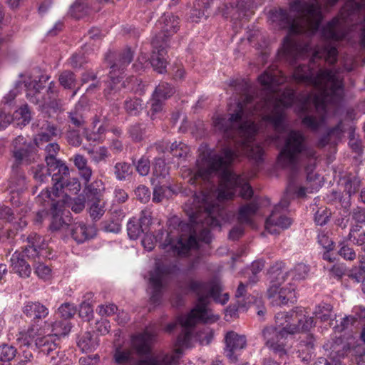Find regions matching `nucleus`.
I'll use <instances>...</instances> for the list:
<instances>
[{
  "label": "nucleus",
  "instance_id": "6",
  "mask_svg": "<svg viewBox=\"0 0 365 365\" xmlns=\"http://www.w3.org/2000/svg\"><path fill=\"white\" fill-rule=\"evenodd\" d=\"M160 25V31L155 35L152 41V54L150 63L154 71L158 73L166 72L167 47L168 46L169 37L176 33L178 29L179 19L172 14H164L158 21Z\"/></svg>",
  "mask_w": 365,
  "mask_h": 365
},
{
  "label": "nucleus",
  "instance_id": "17",
  "mask_svg": "<svg viewBox=\"0 0 365 365\" xmlns=\"http://www.w3.org/2000/svg\"><path fill=\"white\" fill-rule=\"evenodd\" d=\"M13 157L14 160H27L34 158L37 151L36 143L31 140H27L25 137L18 135L12 143Z\"/></svg>",
  "mask_w": 365,
  "mask_h": 365
},
{
  "label": "nucleus",
  "instance_id": "38",
  "mask_svg": "<svg viewBox=\"0 0 365 365\" xmlns=\"http://www.w3.org/2000/svg\"><path fill=\"white\" fill-rule=\"evenodd\" d=\"M232 7L236 9L240 18L249 17L255 7V0H235L230 3Z\"/></svg>",
  "mask_w": 365,
  "mask_h": 365
},
{
  "label": "nucleus",
  "instance_id": "51",
  "mask_svg": "<svg viewBox=\"0 0 365 365\" xmlns=\"http://www.w3.org/2000/svg\"><path fill=\"white\" fill-rule=\"evenodd\" d=\"M259 83L265 86L267 89H272L274 85L280 84L282 81L278 79L275 73L269 71H264L258 78Z\"/></svg>",
  "mask_w": 365,
  "mask_h": 365
},
{
  "label": "nucleus",
  "instance_id": "55",
  "mask_svg": "<svg viewBox=\"0 0 365 365\" xmlns=\"http://www.w3.org/2000/svg\"><path fill=\"white\" fill-rule=\"evenodd\" d=\"M81 190V183L77 179H73L72 181L68 182L67 180H64V187L59 190L58 195H52L51 197L67 196L70 194H77Z\"/></svg>",
  "mask_w": 365,
  "mask_h": 365
},
{
  "label": "nucleus",
  "instance_id": "64",
  "mask_svg": "<svg viewBox=\"0 0 365 365\" xmlns=\"http://www.w3.org/2000/svg\"><path fill=\"white\" fill-rule=\"evenodd\" d=\"M359 267H354L351 269L349 277L356 282H361L365 280V259L361 261Z\"/></svg>",
  "mask_w": 365,
  "mask_h": 365
},
{
  "label": "nucleus",
  "instance_id": "56",
  "mask_svg": "<svg viewBox=\"0 0 365 365\" xmlns=\"http://www.w3.org/2000/svg\"><path fill=\"white\" fill-rule=\"evenodd\" d=\"M273 294L274 297H271L268 294L269 297L273 298L274 301L278 305L286 304L289 301H292V296L294 295L292 291L284 288L280 289L279 291L277 289V292H273Z\"/></svg>",
  "mask_w": 365,
  "mask_h": 365
},
{
  "label": "nucleus",
  "instance_id": "31",
  "mask_svg": "<svg viewBox=\"0 0 365 365\" xmlns=\"http://www.w3.org/2000/svg\"><path fill=\"white\" fill-rule=\"evenodd\" d=\"M99 123V119L96 115L93 120L92 125L93 130L85 129L83 134L86 139L91 143H101L105 139L106 128L103 124L97 125Z\"/></svg>",
  "mask_w": 365,
  "mask_h": 365
},
{
  "label": "nucleus",
  "instance_id": "62",
  "mask_svg": "<svg viewBox=\"0 0 365 365\" xmlns=\"http://www.w3.org/2000/svg\"><path fill=\"white\" fill-rule=\"evenodd\" d=\"M16 352L17 350L14 346L2 344L0 346V360L9 361L15 357Z\"/></svg>",
  "mask_w": 365,
  "mask_h": 365
},
{
  "label": "nucleus",
  "instance_id": "13",
  "mask_svg": "<svg viewBox=\"0 0 365 365\" xmlns=\"http://www.w3.org/2000/svg\"><path fill=\"white\" fill-rule=\"evenodd\" d=\"M306 138L299 130H292L284 139L280 155L287 160H296L295 158L306 150Z\"/></svg>",
  "mask_w": 365,
  "mask_h": 365
},
{
  "label": "nucleus",
  "instance_id": "25",
  "mask_svg": "<svg viewBox=\"0 0 365 365\" xmlns=\"http://www.w3.org/2000/svg\"><path fill=\"white\" fill-rule=\"evenodd\" d=\"M182 354L181 349H176L173 354H158L140 360L138 365H178Z\"/></svg>",
  "mask_w": 365,
  "mask_h": 365
},
{
  "label": "nucleus",
  "instance_id": "16",
  "mask_svg": "<svg viewBox=\"0 0 365 365\" xmlns=\"http://www.w3.org/2000/svg\"><path fill=\"white\" fill-rule=\"evenodd\" d=\"M331 356L328 359L320 357L314 363V365H341L340 358H344L350 351V345L344 342L341 339H336L331 345Z\"/></svg>",
  "mask_w": 365,
  "mask_h": 365
},
{
  "label": "nucleus",
  "instance_id": "61",
  "mask_svg": "<svg viewBox=\"0 0 365 365\" xmlns=\"http://www.w3.org/2000/svg\"><path fill=\"white\" fill-rule=\"evenodd\" d=\"M76 313V309L73 304L66 302L58 309V314L60 318L67 320L72 318Z\"/></svg>",
  "mask_w": 365,
  "mask_h": 365
},
{
  "label": "nucleus",
  "instance_id": "8",
  "mask_svg": "<svg viewBox=\"0 0 365 365\" xmlns=\"http://www.w3.org/2000/svg\"><path fill=\"white\" fill-rule=\"evenodd\" d=\"M105 59L110 68V80L106 83V88L104 89L105 96L109 98L111 95L119 91L121 87L126 86L125 82L120 84L123 78L120 75L133 61V52L129 47L118 53L109 51L106 53Z\"/></svg>",
  "mask_w": 365,
  "mask_h": 365
},
{
  "label": "nucleus",
  "instance_id": "36",
  "mask_svg": "<svg viewBox=\"0 0 365 365\" xmlns=\"http://www.w3.org/2000/svg\"><path fill=\"white\" fill-rule=\"evenodd\" d=\"M286 208L287 207H284L282 205H279V202L274 206L271 215L269 216L268 222L275 224L278 227L282 229H286L289 227L292 224L291 219L279 213L281 210Z\"/></svg>",
  "mask_w": 365,
  "mask_h": 365
},
{
  "label": "nucleus",
  "instance_id": "40",
  "mask_svg": "<svg viewBox=\"0 0 365 365\" xmlns=\"http://www.w3.org/2000/svg\"><path fill=\"white\" fill-rule=\"evenodd\" d=\"M346 240L355 245L365 247V231L361 225H354L350 228Z\"/></svg>",
  "mask_w": 365,
  "mask_h": 365
},
{
  "label": "nucleus",
  "instance_id": "20",
  "mask_svg": "<svg viewBox=\"0 0 365 365\" xmlns=\"http://www.w3.org/2000/svg\"><path fill=\"white\" fill-rule=\"evenodd\" d=\"M168 144L165 143L163 142L155 143L154 145L150 147L151 151H156L158 153H165V151L168 153L167 155L168 158H170V155H172V158H186L189 156L190 154V148L185 143L182 142H174L170 146V149L168 150Z\"/></svg>",
  "mask_w": 365,
  "mask_h": 365
},
{
  "label": "nucleus",
  "instance_id": "33",
  "mask_svg": "<svg viewBox=\"0 0 365 365\" xmlns=\"http://www.w3.org/2000/svg\"><path fill=\"white\" fill-rule=\"evenodd\" d=\"M77 345L83 352L94 351L99 345L97 336H94L90 331H85L78 335Z\"/></svg>",
  "mask_w": 365,
  "mask_h": 365
},
{
  "label": "nucleus",
  "instance_id": "59",
  "mask_svg": "<svg viewBox=\"0 0 365 365\" xmlns=\"http://www.w3.org/2000/svg\"><path fill=\"white\" fill-rule=\"evenodd\" d=\"M127 232L128 237L131 240H136L141 234L146 233L135 218L128 221L127 224Z\"/></svg>",
  "mask_w": 365,
  "mask_h": 365
},
{
  "label": "nucleus",
  "instance_id": "18",
  "mask_svg": "<svg viewBox=\"0 0 365 365\" xmlns=\"http://www.w3.org/2000/svg\"><path fill=\"white\" fill-rule=\"evenodd\" d=\"M225 340L226 344L225 354L226 356L231 362H237L239 352L246 346L245 336L238 335L234 331H230L227 333Z\"/></svg>",
  "mask_w": 365,
  "mask_h": 365
},
{
  "label": "nucleus",
  "instance_id": "2",
  "mask_svg": "<svg viewBox=\"0 0 365 365\" xmlns=\"http://www.w3.org/2000/svg\"><path fill=\"white\" fill-rule=\"evenodd\" d=\"M268 19L274 29H287L282 47L278 51L279 58L294 65L297 59L307 57L312 53L309 63L297 66L292 77L297 82L312 86L319 91L313 99L316 109L326 112L329 104H338L343 98L344 83L336 71L320 68L316 74L314 73V67L317 61L324 60L329 64H334L337 61L336 47L326 43L312 51L311 44L307 40V31L290 16L286 9L279 7L269 10Z\"/></svg>",
  "mask_w": 365,
  "mask_h": 365
},
{
  "label": "nucleus",
  "instance_id": "11",
  "mask_svg": "<svg viewBox=\"0 0 365 365\" xmlns=\"http://www.w3.org/2000/svg\"><path fill=\"white\" fill-rule=\"evenodd\" d=\"M180 269L176 264L169 265L158 263L155 270L150 274V284L153 291L150 302L154 304H160L162 299L163 277L164 275L176 274Z\"/></svg>",
  "mask_w": 365,
  "mask_h": 365
},
{
  "label": "nucleus",
  "instance_id": "53",
  "mask_svg": "<svg viewBox=\"0 0 365 365\" xmlns=\"http://www.w3.org/2000/svg\"><path fill=\"white\" fill-rule=\"evenodd\" d=\"M133 170V165L125 161H122L116 163L114 173L118 180H123L132 174Z\"/></svg>",
  "mask_w": 365,
  "mask_h": 365
},
{
  "label": "nucleus",
  "instance_id": "49",
  "mask_svg": "<svg viewBox=\"0 0 365 365\" xmlns=\"http://www.w3.org/2000/svg\"><path fill=\"white\" fill-rule=\"evenodd\" d=\"M332 306L327 303H321L315 309L314 314L316 318L322 322H327L332 319Z\"/></svg>",
  "mask_w": 365,
  "mask_h": 365
},
{
  "label": "nucleus",
  "instance_id": "34",
  "mask_svg": "<svg viewBox=\"0 0 365 365\" xmlns=\"http://www.w3.org/2000/svg\"><path fill=\"white\" fill-rule=\"evenodd\" d=\"M314 350V339L311 335H307L305 340H302L299 344V357L304 362L311 361Z\"/></svg>",
  "mask_w": 365,
  "mask_h": 365
},
{
  "label": "nucleus",
  "instance_id": "47",
  "mask_svg": "<svg viewBox=\"0 0 365 365\" xmlns=\"http://www.w3.org/2000/svg\"><path fill=\"white\" fill-rule=\"evenodd\" d=\"M325 120L324 115L317 118L312 115H306L302 118V124L310 130L317 132L325 123Z\"/></svg>",
  "mask_w": 365,
  "mask_h": 365
},
{
  "label": "nucleus",
  "instance_id": "50",
  "mask_svg": "<svg viewBox=\"0 0 365 365\" xmlns=\"http://www.w3.org/2000/svg\"><path fill=\"white\" fill-rule=\"evenodd\" d=\"M337 254L346 261H354L356 258L355 250L345 240L339 242Z\"/></svg>",
  "mask_w": 365,
  "mask_h": 365
},
{
  "label": "nucleus",
  "instance_id": "22",
  "mask_svg": "<svg viewBox=\"0 0 365 365\" xmlns=\"http://www.w3.org/2000/svg\"><path fill=\"white\" fill-rule=\"evenodd\" d=\"M288 275H289V271L285 269V263L283 262H277L272 266L269 270L272 285L268 289V294L274 297L273 292H277L279 285L286 280Z\"/></svg>",
  "mask_w": 365,
  "mask_h": 365
},
{
  "label": "nucleus",
  "instance_id": "37",
  "mask_svg": "<svg viewBox=\"0 0 365 365\" xmlns=\"http://www.w3.org/2000/svg\"><path fill=\"white\" fill-rule=\"evenodd\" d=\"M210 3L211 0H196L190 14L192 21L197 22L202 18H206V13L210 6Z\"/></svg>",
  "mask_w": 365,
  "mask_h": 365
},
{
  "label": "nucleus",
  "instance_id": "23",
  "mask_svg": "<svg viewBox=\"0 0 365 365\" xmlns=\"http://www.w3.org/2000/svg\"><path fill=\"white\" fill-rule=\"evenodd\" d=\"M198 160H235L240 157L238 152L230 148L222 149V155H218L207 144H201L198 148Z\"/></svg>",
  "mask_w": 365,
  "mask_h": 365
},
{
  "label": "nucleus",
  "instance_id": "1",
  "mask_svg": "<svg viewBox=\"0 0 365 365\" xmlns=\"http://www.w3.org/2000/svg\"><path fill=\"white\" fill-rule=\"evenodd\" d=\"M232 161H197V170H189L191 185H200L201 190L197 192L185 203L184 210L190 218L192 225L180 222L179 228L187 231L190 235H180L175 242L170 234H168L165 242L160 245L163 249L169 247L174 255L185 256L192 248H197L198 244L195 232H192L193 225H202L207 227H220V221L217 218L219 207L214 201V195L211 193L214 185L210 182L213 176L220 178V185L217 197L220 200L232 199L237 190L239 195L244 200L252 197L254 191L249 180L256 175L264 161H255L254 170L242 174H236L232 168Z\"/></svg>",
  "mask_w": 365,
  "mask_h": 365
},
{
  "label": "nucleus",
  "instance_id": "27",
  "mask_svg": "<svg viewBox=\"0 0 365 365\" xmlns=\"http://www.w3.org/2000/svg\"><path fill=\"white\" fill-rule=\"evenodd\" d=\"M21 161H15L11 167V175L9 180L11 192H21L26 188V179L21 169Z\"/></svg>",
  "mask_w": 365,
  "mask_h": 365
},
{
  "label": "nucleus",
  "instance_id": "57",
  "mask_svg": "<svg viewBox=\"0 0 365 365\" xmlns=\"http://www.w3.org/2000/svg\"><path fill=\"white\" fill-rule=\"evenodd\" d=\"M74 163L78 168L80 178L84 181V184L87 185L92 176V168L88 165L87 161H74Z\"/></svg>",
  "mask_w": 365,
  "mask_h": 365
},
{
  "label": "nucleus",
  "instance_id": "4",
  "mask_svg": "<svg viewBox=\"0 0 365 365\" xmlns=\"http://www.w3.org/2000/svg\"><path fill=\"white\" fill-rule=\"evenodd\" d=\"M253 96L247 94L243 101L236 103L234 112L229 114L228 118L224 115H218L213 119V125L219 131L224 133L227 138H232L234 134L240 137V143L242 152L252 151V142L258 131V125L252 120H243L246 109L253 106Z\"/></svg>",
  "mask_w": 365,
  "mask_h": 365
},
{
  "label": "nucleus",
  "instance_id": "9",
  "mask_svg": "<svg viewBox=\"0 0 365 365\" xmlns=\"http://www.w3.org/2000/svg\"><path fill=\"white\" fill-rule=\"evenodd\" d=\"M36 200L37 202L43 206L46 205V202L50 204L51 219L49 229L51 231H59L69 228L71 224L70 212L62 210L63 203L51 197V192L48 188L43 189L38 195Z\"/></svg>",
  "mask_w": 365,
  "mask_h": 365
},
{
  "label": "nucleus",
  "instance_id": "12",
  "mask_svg": "<svg viewBox=\"0 0 365 365\" xmlns=\"http://www.w3.org/2000/svg\"><path fill=\"white\" fill-rule=\"evenodd\" d=\"M291 11L302 14L314 21V29L318 30L322 20L321 6L317 0H292L289 4Z\"/></svg>",
  "mask_w": 365,
  "mask_h": 365
},
{
  "label": "nucleus",
  "instance_id": "14",
  "mask_svg": "<svg viewBox=\"0 0 365 365\" xmlns=\"http://www.w3.org/2000/svg\"><path fill=\"white\" fill-rule=\"evenodd\" d=\"M320 34L326 41H339L346 36V29L338 17H334L320 29Z\"/></svg>",
  "mask_w": 365,
  "mask_h": 365
},
{
  "label": "nucleus",
  "instance_id": "3",
  "mask_svg": "<svg viewBox=\"0 0 365 365\" xmlns=\"http://www.w3.org/2000/svg\"><path fill=\"white\" fill-rule=\"evenodd\" d=\"M277 327H264L261 331L266 346L272 354L282 359L287 357L292 345L289 338L300 331H307L314 326V319L299 309L289 313L279 312L275 315Z\"/></svg>",
  "mask_w": 365,
  "mask_h": 365
},
{
  "label": "nucleus",
  "instance_id": "58",
  "mask_svg": "<svg viewBox=\"0 0 365 365\" xmlns=\"http://www.w3.org/2000/svg\"><path fill=\"white\" fill-rule=\"evenodd\" d=\"M60 84L66 89H72L76 86V76L71 71H63L58 78Z\"/></svg>",
  "mask_w": 365,
  "mask_h": 365
},
{
  "label": "nucleus",
  "instance_id": "29",
  "mask_svg": "<svg viewBox=\"0 0 365 365\" xmlns=\"http://www.w3.org/2000/svg\"><path fill=\"white\" fill-rule=\"evenodd\" d=\"M26 255L24 251L19 252L16 251L10 258L11 267L13 271L22 278H27L31 273L30 264L25 259Z\"/></svg>",
  "mask_w": 365,
  "mask_h": 365
},
{
  "label": "nucleus",
  "instance_id": "30",
  "mask_svg": "<svg viewBox=\"0 0 365 365\" xmlns=\"http://www.w3.org/2000/svg\"><path fill=\"white\" fill-rule=\"evenodd\" d=\"M23 312L26 317L38 320L48 314V309L38 302H29L24 306Z\"/></svg>",
  "mask_w": 365,
  "mask_h": 365
},
{
  "label": "nucleus",
  "instance_id": "52",
  "mask_svg": "<svg viewBox=\"0 0 365 365\" xmlns=\"http://www.w3.org/2000/svg\"><path fill=\"white\" fill-rule=\"evenodd\" d=\"M113 359L115 362L118 365H131L132 364V353L130 350L117 348L115 351Z\"/></svg>",
  "mask_w": 365,
  "mask_h": 365
},
{
  "label": "nucleus",
  "instance_id": "42",
  "mask_svg": "<svg viewBox=\"0 0 365 365\" xmlns=\"http://www.w3.org/2000/svg\"><path fill=\"white\" fill-rule=\"evenodd\" d=\"M31 119V112L27 105L21 106L13 115L14 123L20 128L29 124Z\"/></svg>",
  "mask_w": 365,
  "mask_h": 365
},
{
  "label": "nucleus",
  "instance_id": "46",
  "mask_svg": "<svg viewBox=\"0 0 365 365\" xmlns=\"http://www.w3.org/2000/svg\"><path fill=\"white\" fill-rule=\"evenodd\" d=\"M32 173L34 178L36 181L40 182L41 183L43 182L51 175L50 161H46V163H40L36 167H33Z\"/></svg>",
  "mask_w": 365,
  "mask_h": 365
},
{
  "label": "nucleus",
  "instance_id": "45",
  "mask_svg": "<svg viewBox=\"0 0 365 365\" xmlns=\"http://www.w3.org/2000/svg\"><path fill=\"white\" fill-rule=\"evenodd\" d=\"M344 190L350 197L351 195L355 194L361 186V180L355 174L349 173L344 177Z\"/></svg>",
  "mask_w": 365,
  "mask_h": 365
},
{
  "label": "nucleus",
  "instance_id": "35",
  "mask_svg": "<svg viewBox=\"0 0 365 365\" xmlns=\"http://www.w3.org/2000/svg\"><path fill=\"white\" fill-rule=\"evenodd\" d=\"M48 79V76L42 75L38 81L34 82L32 89H29L26 93V98L31 103L38 104L41 102V91L45 88L43 83H45Z\"/></svg>",
  "mask_w": 365,
  "mask_h": 365
},
{
  "label": "nucleus",
  "instance_id": "28",
  "mask_svg": "<svg viewBox=\"0 0 365 365\" xmlns=\"http://www.w3.org/2000/svg\"><path fill=\"white\" fill-rule=\"evenodd\" d=\"M53 335L48 334L38 337L35 341V346L44 354L50 355L51 360L55 359L58 354V344Z\"/></svg>",
  "mask_w": 365,
  "mask_h": 365
},
{
  "label": "nucleus",
  "instance_id": "7",
  "mask_svg": "<svg viewBox=\"0 0 365 365\" xmlns=\"http://www.w3.org/2000/svg\"><path fill=\"white\" fill-rule=\"evenodd\" d=\"M301 161H275L273 173L277 176L284 174L287 177V185L279 205L288 207L291 198L294 195L299 198L306 196L307 189L299 187L297 185L298 175L301 171Z\"/></svg>",
  "mask_w": 365,
  "mask_h": 365
},
{
  "label": "nucleus",
  "instance_id": "63",
  "mask_svg": "<svg viewBox=\"0 0 365 365\" xmlns=\"http://www.w3.org/2000/svg\"><path fill=\"white\" fill-rule=\"evenodd\" d=\"M134 346L137 351L140 354H146L150 352V348L148 339L144 335H140L134 340Z\"/></svg>",
  "mask_w": 365,
  "mask_h": 365
},
{
  "label": "nucleus",
  "instance_id": "19",
  "mask_svg": "<svg viewBox=\"0 0 365 365\" xmlns=\"http://www.w3.org/2000/svg\"><path fill=\"white\" fill-rule=\"evenodd\" d=\"M344 125L342 120L327 131L319 138L317 145L319 148H324L329 145L331 148L335 149L337 144L341 140L344 133Z\"/></svg>",
  "mask_w": 365,
  "mask_h": 365
},
{
  "label": "nucleus",
  "instance_id": "44",
  "mask_svg": "<svg viewBox=\"0 0 365 365\" xmlns=\"http://www.w3.org/2000/svg\"><path fill=\"white\" fill-rule=\"evenodd\" d=\"M148 125L143 123H135L130 125L128 134L131 139L135 142L143 140L146 136Z\"/></svg>",
  "mask_w": 365,
  "mask_h": 365
},
{
  "label": "nucleus",
  "instance_id": "54",
  "mask_svg": "<svg viewBox=\"0 0 365 365\" xmlns=\"http://www.w3.org/2000/svg\"><path fill=\"white\" fill-rule=\"evenodd\" d=\"M174 93L175 88L171 84L167 82H161L156 86L153 94L163 100H165L171 97Z\"/></svg>",
  "mask_w": 365,
  "mask_h": 365
},
{
  "label": "nucleus",
  "instance_id": "39",
  "mask_svg": "<svg viewBox=\"0 0 365 365\" xmlns=\"http://www.w3.org/2000/svg\"><path fill=\"white\" fill-rule=\"evenodd\" d=\"M125 112L132 116H138L143 110V101L138 97H128L123 103Z\"/></svg>",
  "mask_w": 365,
  "mask_h": 365
},
{
  "label": "nucleus",
  "instance_id": "48",
  "mask_svg": "<svg viewBox=\"0 0 365 365\" xmlns=\"http://www.w3.org/2000/svg\"><path fill=\"white\" fill-rule=\"evenodd\" d=\"M71 329V323L64 319H61L59 321H56L52 324V334L51 335H53L56 336L57 340L59 339V336L67 335Z\"/></svg>",
  "mask_w": 365,
  "mask_h": 365
},
{
  "label": "nucleus",
  "instance_id": "41",
  "mask_svg": "<svg viewBox=\"0 0 365 365\" xmlns=\"http://www.w3.org/2000/svg\"><path fill=\"white\" fill-rule=\"evenodd\" d=\"M85 185L86 187L83 192L88 201L101 199L102 196L101 191L103 189L101 180H96L91 184L88 183Z\"/></svg>",
  "mask_w": 365,
  "mask_h": 365
},
{
  "label": "nucleus",
  "instance_id": "10",
  "mask_svg": "<svg viewBox=\"0 0 365 365\" xmlns=\"http://www.w3.org/2000/svg\"><path fill=\"white\" fill-rule=\"evenodd\" d=\"M295 97L294 91H284L275 101L271 113L262 115V121L270 123L274 130L278 133L284 132L287 127L284 109L290 108L293 105Z\"/></svg>",
  "mask_w": 365,
  "mask_h": 365
},
{
  "label": "nucleus",
  "instance_id": "24",
  "mask_svg": "<svg viewBox=\"0 0 365 365\" xmlns=\"http://www.w3.org/2000/svg\"><path fill=\"white\" fill-rule=\"evenodd\" d=\"M190 313L185 316H180L178 318L177 322L169 323L165 328L166 332L170 333L172 332L177 327L178 324H180L181 327L183 328L182 332L178 335L176 341V346L177 349L182 348H188L190 346L191 340H192V332L189 330L195 326H185L182 323V319L187 317Z\"/></svg>",
  "mask_w": 365,
  "mask_h": 365
},
{
  "label": "nucleus",
  "instance_id": "43",
  "mask_svg": "<svg viewBox=\"0 0 365 365\" xmlns=\"http://www.w3.org/2000/svg\"><path fill=\"white\" fill-rule=\"evenodd\" d=\"M89 9L87 0H76L70 6L68 14L72 17L79 19L88 14Z\"/></svg>",
  "mask_w": 365,
  "mask_h": 365
},
{
  "label": "nucleus",
  "instance_id": "26",
  "mask_svg": "<svg viewBox=\"0 0 365 365\" xmlns=\"http://www.w3.org/2000/svg\"><path fill=\"white\" fill-rule=\"evenodd\" d=\"M70 233L77 243H83L96 235L97 230L93 225L86 226L83 222L71 224Z\"/></svg>",
  "mask_w": 365,
  "mask_h": 365
},
{
  "label": "nucleus",
  "instance_id": "21",
  "mask_svg": "<svg viewBox=\"0 0 365 365\" xmlns=\"http://www.w3.org/2000/svg\"><path fill=\"white\" fill-rule=\"evenodd\" d=\"M53 187L52 195H58L59 190L64 187V180L69 173L68 166L62 163V161H50Z\"/></svg>",
  "mask_w": 365,
  "mask_h": 365
},
{
  "label": "nucleus",
  "instance_id": "15",
  "mask_svg": "<svg viewBox=\"0 0 365 365\" xmlns=\"http://www.w3.org/2000/svg\"><path fill=\"white\" fill-rule=\"evenodd\" d=\"M27 242L28 245L25 247L24 252L28 259H34L36 263V258L46 257L48 244L42 236L31 233L27 237Z\"/></svg>",
  "mask_w": 365,
  "mask_h": 365
},
{
  "label": "nucleus",
  "instance_id": "5",
  "mask_svg": "<svg viewBox=\"0 0 365 365\" xmlns=\"http://www.w3.org/2000/svg\"><path fill=\"white\" fill-rule=\"evenodd\" d=\"M189 288L197 294V304L190 311V314L181 321L185 326H193L199 322H209L210 318L207 309L209 299L212 297L216 302L225 304L229 300V294L225 293L221 295L222 287L221 283L213 279L207 282L190 280Z\"/></svg>",
  "mask_w": 365,
  "mask_h": 365
},
{
  "label": "nucleus",
  "instance_id": "60",
  "mask_svg": "<svg viewBox=\"0 0 365 365\" xmlns=\"http://www.w3.org/2000/svg\"><path fill=\"white\" fill-rule=\"evenodd\" d=\"M309 272V268L307 265L303 263L296 264L293 269L289 271V275L292 279L296 280H301L305 279Z\"/></svg>",
  "mask_w": 365,
  "mask_h": 365
},
{
  "label": "nucleus",
  "instance_id": "32",
  "mask_svg": "<svg viewBox=\"0 0 365 365\" xmlns=\"http://www.w3.org/2000/svg\"><path fill=\"white\" fill-rule=\"evenodd\" d=\"M258 209V204L255 201L242 205L238 211V222L252 225L253 222L252 218L256 214Z\"/></svg>",
  "mask_w": 365,
  "mask_h": 365
}]
</instances>
